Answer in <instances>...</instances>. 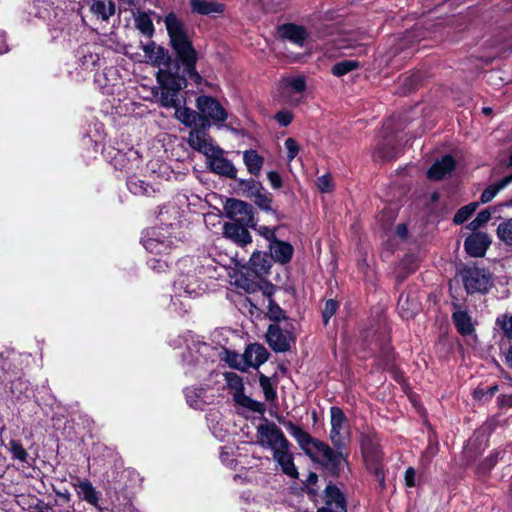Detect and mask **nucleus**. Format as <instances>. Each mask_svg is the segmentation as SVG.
Here are the masks:
<instances>
[{
	"instance_id": "1",
	"label": "nucleus",
	"mask_w": 512,
	"mask_h": 512,
	"mask_svg": "<svg viewBox=\"0 0 512 512\" xmlns=\"http://www.w3.org/2000/svg\"><path fill=\"white\" fill-rule=\"evenodd\" d=\"M165 26L172 47L185 68L183 75L172 73L166 69H160L157 72V80L161 88L160 102L164 107H174L175 117L184 125L197 128L196 125L200 122L199 112L180 107L179 99L180 90L186 87V76L199 78L195 70L197 53L188 38L183 23L174 13L166 16Z\"/></svg>"
},
{
	"instance_id": "2",
	"label": "nucleus",
	"mask_w": 512,
	"mask_h": 512,
	"mask_svg": "<svg viewBox=\"0 0 512 512\" xmlns=\"http://www.w3.org/2000/svg\"><path fill=\"white\" fill-rule=\"evenodd\" d=\"M187 141L194 150L206 157L207 167L212 172L231 179L236 178V168L231 161L224 157V150L215 144L207 132L192 129Z\"/></svg>"
},
{
	"instance_id": "3",
	"label": "nucleus",
	"mask_w": 512,
	"mask_h": 512,
	"mask_svg": "<svg viewBox=\"0 0 512 512\" xmlns=\"http://www.w3.org/2000/svg\"><path fill=\"white\" fill-rule=\"evenodd\" d=\"M286 428L304 450H308L310 445H313L317 450L319 458L325 465L335 469L343 462L340 453L335 452L322 442L314 441L306 431L292 422L287 423Z\"/></svg>"
},
{
	"instance_id": "4",
	"label": "nucleus",
	"mask_w": 512,
	"mask_h": 512,
	"mask_svg": "<svg viewBox=\"0 0 512 512\" xmlns=\"http://www.w3.org/2000/svg\"><path fill=\"white\" fill-rule=\"evenodd\" d=\"M196 107L200 115V124L197 130H206L211 124L224 122L228 114L224 107L214 98L206 95L199 96L196 100Z\"/></svg>"
},
{
	"instance_id": "5",
	"label": "nucleus",
	"mask_w": 512,
	"mask_h": 512,
	"mask_svg": "<svg viewBox=\"0 0 512 512\" xmlns=\"http://www.w3.org/2000/svg\"><path fill=\"white\" fill-rule=\"evenodd\" d=\"M257 443L270 448L273 453L281 448H288V441L283 432L274 423H263L257 427Z\"/></svg>"
},
{
	"instance_id": "6",
	"label": "nucleus",
	"mask_w": 512,
	"mask_h": 512,
	"mask_svg": "<svg viewBox=\"0 0 512 512\" xmlns=\"http://www.w3.org/2000/svg\"><path fill=\"white\" fill-rule=\"evenodd\" d=\"M227 386L233 390V397L237 404L248 408L253 412L263 414L265 407L262 403L251 399L243 393L242 378L235 372H226L224 374Z\"/></svg>"
},
{
	"instance_id": "7",
	"label": "nucleus",
	"mask_w": 512,
	"mask_h": 512,
	"mask_svg": "<svg viewBox=\"0 0 512 512\" xmlns=\"http://www.w3.org/2000/svg\"><path fill=\"white\" fill-rule=\"evenodd\" d=\"M226 215L233 223L247 225L249 227L255 226L253 208L248 203L237 200L228 199L224 206Z\"/></svg>"
},
{
	"instance_id": "8",
	"label": "nucleus",
	"mask_w": 512,
	"mask_h": 512,
	"mask_svg": "<svg viewBox=\"0 0 512 512\" xmlns=\"http://www.w3.org/2000/svg\"><path fill=\"white\" fill-rule=\"evenodd\" d=\"M462 279L469 293L486 292L491 286L490 275L485 270L477 267L464 269Z\"/></svg>"
},
{
	"instance_id": "9",
	"label": "nucleus",
	"mask_w": 512,
	"mask_h": 512,
	"mask_svg": "<svg viewBox=\"0 0 512 512\" xmlns=\"http://www.w3.org/2000/svg\"><path fill=\"white\" fill-rule=\"evenodd\" d=\"M363 458L367 468L374 473L380 484L384 482L382 471V453L377 444L366 441L362 444Z\"/></svg>"
},
{
	"instance_id": "10",
	"label": "nucleus",
	"mask_w": 512,
	"mask_h": 512,
	"mask_svg": "<svg viewBox=\"0 0 512 512\" xmlns=\"http://www.w3.org/2000/svg\"><path fill=\"white\" fill-rule=\"evenodd\" d=\"M331 414V440L336 446H343L348 439L347 420L341 409L332 407Z\"/></svg>"
},
{
	"instance_id": "11",
	"label": "nucleus",
	"mask_w": 512,
	"mask_h": 512,
	"mask_svg": "<svg viewBox=\"0 0 512 512\" xmlns=\"http://www.w3.org/2000/svg\"><path fill=\"white\" fill-rule=\"evenodd\" d=\"M142 241L145 249L155 254H167L173 245V241L157 229L147 230Z\"/></svg>"
},
{
	"instance_id": "12",
	"label": "nucleus",
	"mask_w": 512,
	"mask_h": 512,
	"mask_svg": "<svg viewBox=\"0 0 512 512\" xmlns=\"http://www.w3.org/2000/svg\"><path fill=\"white\" fill-rule=\"evenodd\" d=\"M266 338L270 347L277 352L289 350L293 342L292 335L287 330H282L277 324L269 326Z\"/></svg>"
},
{
	"instance_id": "13",
	"label": "nucleus",
	"mask_w": 512,
	"mask_h": 512,
	"mask_svg": "<svg viewBox=\"0 0 512 512\" xmlns=\"http://www.w3.org/2000/svg\"><path fill=\"white\" fill-rule=\"evenodd\" d=\"M283 93L291 103H298L306 90V77L304 75H292L282 79Z\"/></svg>"
},
{
	"instance_id": "14",
	"label": "nucleus",
	"mask_w": 512,
	"mask_h": 512,
	"mask_svg": "<svg viewBox=\"0 0 512 512\" xmlns=\"http://www.w3.org/2000/svg\"><path fill=\"white\" fill-rule=\"evenodd\" d=\"M318 512H347L345 498L336 486L326 487L325 505Z\"/></svg>"
},
{
	"instance_id": "15",
	"label": "nucleus",
	"mask_w": 512,
	"mask_h": 512,
	"mask_svg": "<svg viewBox=\"0 0 512 512\" xmlns=\"http://www.w3.org/2000/svg\"><path fill=\"white\" fill-rule=\"evenodd\" d=\"M246 227L248 226L236 223H226L223 227V234L227 239L231 240L238 246L244 247L252 242V237Z\"/></svg>"
},
{
	"instance_id": "16",
	"label": "nucleus",
	"mask_w": 512,
	"mask_h": 512,
	"mask_svg": "<svg viewBox=\"0 0 512 512\" xmlns=\"http://www.w3.org/2000/svg\"><path fill=\"white\" fill-rule=\"evenodd\" d=\"M490 243L487 234L474 233L465 240V250L473 257H481L485 254Z\"/></svg>"
},
{
	"instance_id": "17",
	"label": "nucleus",
	"mask_w": 512,
	"mask_h": 512,
	"mask_svg": "<svg viewBox=\"0 0 512 512\" xmlns=\"http://www.w3.org/2000/svg\"><path fill=\"white\" fill-rule=\"evenodd\" d=\"M269 250L272 259L280 264L288 263L294 252V248L290 243L278 239L269 244Z\"/></svg>"
},
{
	"instance_id": "18",
	"label": "nucleus",
	"mask_w": 512,
	"mask_h": 512,
	"mask_svg": "<svg viewBox=\"0 0 512 512\" xmlns=\"http://www.w3.org/2000/svg\"><path fill=\"white\" fill-rule=\"evenodd\" d=\"M269 353L267 349L260 344H251L245 350L246 364L248 367L258 368L267 361Z\"/></svg>"
},
{
	"instance_id": "19",
	"label": "nucleus",
	"mask_w": 512,
	"mask_h": 512,
	"mask_svg": "<svg viewBox=\"0 0 512 512\" xmlns=\"http://www.w3.org/2000/svg\"><path fill=\"white\" fill-rule=\"evenodd\" d=\"M191 9L194 13L208 16H216L224 12V5L209 0H190Z\"/></svg>"
},
{
	"instance_id": "20",
	"label": "nucleus",
	"mask_w": 512,
	"mask_h": 512,
	"mask_svg": "<svg viewBox=\"0 0 512 512\" xmlns=\"http://www.w3.org/2000/svg\"><path fill=\"white\" fill-rule=\"evenodd\" d=\"M278 34L281 38L288 39L291 42L302 46L308 36L306 30L295 24H285L279 27Z\"/></svg>"
},
{
	"instance_id": "21",
	"label": "nucleus",
	"mask_w": 512,
	"mask_h": 512,
	"mask_svg": "<svg viewBox=\"0 0 512 512\" xmlns=\"http://www.w3.org/2000/svg\"><path fill=\"white\" fill-rule=\"evenodd\" d=\"M455 167L454 159L446 155L441 160L435 162L432 167L428 170L427 176L433 180H440L447 174L451 173Z\"/></svg>"
},
{
	"instance_id": "22",
	"label": "nucleus",
	"mask_w": 512,
	"mask_h": 512,
	"mask_svg": "<svg viewBox=\"0 0 512 512\" xmlns=\"http://www.w3.org/2000/svg\"><path fill=\"white\" fill-rule=\"evenodd\" d=\"M274 459L281 466L282 471L292 478L298 477L297 469L293 463L292 455L288 452V448H281L273 453Z\"/></svg>"
},
{
	"instance_id": "23",
	"label": "nucleus",
	"mask_w": 512,
	"mask_h": 512,
	"mask_svg": "<svg viewBox=\"0 0 512 512\" xmlns=\"http://www.w3.org/2000/svg\"><path fill=\"white\" fill-rule=\"evenodd\" d=\"M74 487L79 497L93 506L98 505L99 494L89 481L78 479Z\"/></svg>"
},
{
	"instance_id": "24",
	"label": "nucleus",
	"mask_w": 512,
	"mask_h": 512,
	"mask_svg": "<svg viewBox=\"0 0 512 512\" xmlns=\"http://www.w3.org/2000/svg\"><path fill=\"white\" fill-rule=\"evenodd\" d=\"M453 320L459 333L462 335H470L474 328L471 317L462 310H457L453 313Z\"/></svg>"
},
{
	"instance_id": "25",
	"label": "nucleus",
	"mask_w": 512,
	"mask_h": 512,
	"mask_svg": "<svg viewBox=\"0 0 512 512\" xmlns=\"http://www.w3.org/2000/svg\"><path fill=\"white\" fill-rule=\"evenodd\" d=\"M510 183H512V173L510 175L504 177L500 181H498V182L490 185L489 187H487L482 192L481 202L482 203L490 202L498 194L499 191L504 189Z\"/></svg>"
},
{
	"instance_id": "26",
	"label": "nucleus",
	"mask_w": 512,
	"mask_h": 512,
	"mask_svg": "<svg viewBox=\"0 0 512 512\" xmlns=\"http://www.w3.org/2000/svg\"><path fill=\"white\" fill-rule=\"evenodd\" d=\"M244 163L251 174L258 175L263 165V158L254 150L245 151Z\"/></svg>"
},
{
	"instance_id": "27",
	"label": "nucleus",
	"mask_w": 512,
	"mask_h": 512,
	"mask_svg": "<svg viewBox=\"0 0 512 512\" xmlns=\"http://www.w3.org/2000/svg\"><path fill=\"white\" fill-rule=\"evenodd\" d=\"M145 57L154 64H161L165 59L164 49L156 46L152 41L142 45Z\"/></svg>"
},
{
	"instance_id": "28",
	"label": "nucleus",
	"mask_w": 512,
	"mask_h": 512,
	"mask_svg": "<svg viewBox=\"0 0 512 512\" xmlns=\"http://www.w3.org/2000/svg\"><path fill=\"white\" fill-rule=\"evenodd\" d=\"M90 9L102 20L109 19L115 12L114 5L111 2L106 3L101 0H93Z\"/></svg>"
},
{
	"instance_id": "29",
	"label": "nucleus",
	"mask_w": 512,
	"mask_h": 512,
	"mask_svg": "<svg viewBox=\"0 0 512 512\" xmlns=\"http://www.w3.org/2000/svg\"><path fill=\"white\" fill-rule=\"evenodd\" d=\"M185 395L189 405L195 409H202L203 404L207 402L202 388H188Z\"/></svg>"
},
{
	"instance_id": "30",
	"label": "nucleus",
	"mask_w": 512,
	"mask_h": 512,
	"mask_svg": "<svg viewBox=\"0 0 512 512\" xmlns=\"http://www.w3.org/2000/svg\"><path fill=\"white\" fill-rule=\"evenodd\" d=\"M250 266L257 274L265 273L269 266L266 255L260 251H255L250 257Z\"/></svg>"
},
{
	"instance_id": "31",
	"label": "nucleus",
	"mask_w": 512,
	"mask_h": 512,
	"mask_svg": "<svg viewBox=\"0 0 512 512\" xmlns=\"http://www.w3.org/2000/svg\"><path fill=\"white\" fill-rule=\"evenodd\" d=\"M128 189L135 195H151L154 192V188L143 180L138 178H130L127 183Z\"/></svg>"
},
{
	"instance_id": "32",
	"label": "nucleus",
	"mask_w": 512,
	"mask_h": 512,
	"mask_svg": "<svg viewBox=\"0 0 512 512\" xmlns=\"http://www.w3.org/2000/svg\"><path fill=\"white\" fill-rule=\"evenodd\" d=\"M135 24L144 35L152 36L154 33V26L150 16L147 13H138L135 17Z\"/></svg>"
},
{
	"instance_id": "33",
	"label": "nucleus",
	"mask_w": 512,
	"mask_h": 512,
	"mask_svg": "<svg viewBox=\"0 0 512 512\" xmlns=\"http://www.w3.org/2000/svg\"><path fill=\"white\" fill-rule=\"evenodd\" d=\"M252 195L256 205H258L260 208L264 210L271 209L272 200L270 194L266 192L261 186H255L254 190L252 191Z\"/></svg>"
},
{
	"instance_id": "34",
	"label": "nucleus",
	"mask_w": 512,
	"mask_h": 512,
	"mask_svg": "<svg viewBox=\"0 0 512 512\" xmlns=\"http://www.w3.org/2000/svg\"><path fill=\"white\" fill-rule=\"evenodd\" d=\"M359 67V62L356 60H343L336 63L332 67V74L341 77Z\"/></svg>"
},
{
	"instance_id": "35",
	"label": "nucleus",
	"mask_w": 512,
	"mask_h": 512,
	"mask_svg": "<svg viewBox=\"0 0 512 512\" xmlns=\"http://www.w3.org/2000/svg\"><path fill=\"white\" fill-rule=\"evenodd\" d=\"M497 236L501 241L512 246V218L506 219L498 225Z\"/></svg>"
},
{
	"instance_id": "36",
	"label": "nucleus",
	"mask_w": 512,
	"mask_h": 512,
	"mask_svg": "<svg viewBox=\"0 0 512 512\" xmlns=\"http://www.w3.org/2000/svg\"><path fill=\"white\" fill-rule=\"evenodd\" d=\"M224 360L229 366L245 371L247 369L245 353L243 355L231 351H225Z\"/></svg>"
},
{
	"instance_id": "37",
	"label": "nucleus",
	"mask_w": 512,
	"mask_h": 512,
	"mask_svg": "<svg viewBox=\"0 0 512 512\" xmlns=\"http://www.w3.org/2000/svg\"><path fill=\"white\" fill-rule=\"evenodd\" d=\"M478 203L472 202L462 208H460L454 216V223H464L477 209Z\"/></svg>"
},
{
	"instance_id": "38",
	"label": "nucleus",
	"mask_w": 512,
	"mask_h": 512,
	"mask_svg": "<svg viewBox=\"0 0 512 512\" xmlns=\"http://www.w3.org/2000/svg\"><path fill=\"white\" fill-rule=\"evenodd\" d=\"M9 449L14 459H17L21 462H26L28 453L18 441L11 440L9 442Z\"/></svg>"
},
{
	"instance_id": "39",
	"label": "nucleus",
	"mask_w": 512,
	"mask_h": 512,
	"mask_svg": "<svg viewBox=\"0 0 512 512\" xmlns=\"http://www.w3.org/2000/svg\"><path fill=\"white\" fill-rule=\"evenodd\" d=\"M492 211L485 209L478 213L477 217L470 222L469 228L471 230H477L486 224L491 218Z\"/></svg>"
},
{
	"instance_id": "40",
	"label": "nucleus",
	"mask_w": 512,
	"mask_h": 512,
	"mask_svg": "<svg viewBox=\"0 0 512 512\" xmlns=\"http://www.w3.org/2000/svg\"><path fill=\"white\" fill-rule=\"evenodd\" d=\"M260 386L263 390L266 400L271 401L276 397V392L273 389L270 379L268 377L261 375Z\"/></svg>"
},
{
	"instance_id": "41",
	"label": "nucleus",
	"mask_w": 512,
	"mask_h": 512,
	"mask_svg": "<svg viewBox=\"0 0 512 512\" xmlns=\"http://www.w3.org/2000/svg\"><path fill=\"white\" fill-rule=\"evenodd\" d=\"M496 324L503 330L506 336L512 338V315H502L498 317Z\"/></svg>"
},
{
	"instance_id": "42",
	"label": "nucleus",
	"mask_w": 512,
	"mask_h": 512,
	"mask_svg": "<svg viewBox=\"0 0 512 512\" xmlns=\"http://www.w3.org/2000/svg\"><path fill=\"white\" fill-rule=\"evenodd\" d=\"M256 232L261 235L264 239H266L269 244H271V242H273L274 240H276V235H275V229H272V228H269L265 225H260V226H254L253 227Z\"/></svg>"
},
{
	"instance_id": "43",
	"label": "nucleus",
	"mask_w": 512,
	"mask_h": 512,
	"mask_svg": "<svg viewBox=\"0 0 512 512\" xmlns=\"http://www.w3.org/2000/svg\"><path fill=\"white\" fill-rule=\"evenodd\" d=\"M317 187L323 193H328L333 190V183L330 175H323L317 179Z\"/></svg>"
},
{
	"instance_id": "44",
	"label": "nucleus",
	"mask_w": 512,
	"mask_h": 512,
	"mask_svg": "<svg viewBox=\"0 0 512 512\" xmlns=\"http://www.w3.org/2000/svg\"><path fill=\"white\" fill-rule=\"evenodd\" d=\"M338 308V304L336 301L330 299L325 303V307L323 310V319L324 323L327 324L329 319L335 314Z\"/></svg>"
},
{
	"instance_id": "45",
	"label": "nucleus",
	"mask_w": 512,
	"mask_h": 512,
	"mask_svg": "<svg viewBox=\"0 0 512 512\" xmlns=\"http://www.w3.org/2000/svg\"><path fill=\"white\" fill-rule=\"evenodd\" d=\"M285 148L287 150L288 161H292L299 152V146L293 138H288L285 141Z\"/></svg>"
},
{
	"instance_id": "46",
	"label": "nucleus",
	"mask_w": 512,
	"mask_h": 512,
	"mask_svg": "<svg viewBox=\"0 0 512 512\" xmlns=\"http://www.w3.org/2000/svg\"><path fill=\"white\" fill-rule=\"evenodd\" d=\"M269 306H268V316L272 320H280L283 317L282 309L276 305L270 298H268Z\"/></svg>"
},
{
	"instance_id": "47",
	"label": "nucleus",
	"mask_w": 512,
	"mask_h": 512,
	"mask_svg": "<svg viewBox=\"0 0 512 512\" xmlns=\"http://www.w3.org/2000/svg\"><path fill=\"white\" fill-rule=\"evenodd\" d=\"M275 119L281 126H287L292 122L293 115L288 110H282L275 115Z\"/></svg>"
},
{
	"instance_id": "48",
	"label": "nucleus",
	"mask_w": 512,
	"mask_h": 512,
	"mask_svg": "<svg viewBox=\"0 0 512 512\" xmlns=\"http://www.w3.org/2000/svg\"><path fill=\"white\" fill-rule=\"evenodd\" d=\"M148 265L155 271H157L158 273L160 272H164L165 269L167 268L168 264H167V261L166 260H162V259H157V258H151L149 261H148Z\"/></svg>"
},
{
	"instance_id": "49",
	"label": "nucleus",
	"mask_w": 512,
	"mask_h": 512,
	"mask_svg": "<svg viewBox=\"0 0 512 512\" xmlns=\"http://www.w3.org/2000/svg\"><path fill=\"white\" fill-rule=\"evenodd\" d=\"M267 176H268V180L270 181L273 188L278 189L281 187L282 179H281V176L277 172L270 171Z\"/></svg>"
},
{
	"instance_id": "50",
	"label": "nucleus",
	"mask_w": 512,
	"mask_h": 512,
	"mask_svg": "<svg viewBox=\"0 0 512 512\" xmlns=\"http://www.w3.org/2000/svg\"><path fill=\"white\" fill-rule=\"evenodd\" d=\"M415 476H416V472H415L414 468L409 467L405 471V484H406V486H408V487H414L415 486Z\"/></svg>"
},
{
	"instance_id": "51",
	"label": "nucleus",
	"mask_w": 512,
	"mask_h": 512,
	"mask_svg": "<svg viewBox=\"0 0 512 512\" xmlns=\"http://www.w3.org/2000/svg\"><path fill=\"white\" fill-rule=\"evenodd\" d=\"M183 288H184V292H185L186 294L190 295V296H193V295H195V296H196V295H198V294H199V291H198V290H200V288H199V287H194V286H192V285H190V284H189V285H186V286H185V287H183Z\"/></svg>"
},
{
	"instance_id": "52",
	"label": "nucleus",
	"mask_w": 512,
	"mask_h": 512,
	"mask_svg": "<svg viewBox=\"0 0 512 512\" xmlns=\"http://www.w3.org/2000/svg\"><path fill=\"white\" fill-rule=\"evenodd\" d=\"M8 51V46L6 44L5 35L0 33V54H3Z\"/></svg>"
},
{
	"instance_id": "53",
	"label": "nucleus",
	"mask_w": 512,
	"mask_h": 512,
	"mask_svg": "<svg viewBox=\"0 0 512 512\" xmlns=\"http://www.w3.org/2000/svg\"><path fill=\"white\" fill-rule=\"evenodd\" d=\"M396 234L400 238H405L406 235H407V228H406V226L403 225V224L398 225L397 228H396Z\"/></svg>"
},
{
	"instance_id": "54",
	"label": "nucleus",
	"mask_w": 512,
	"mask_h": 512,
	"mask_svg": "<svg viewBox=\"0 0 512 512\" xmlns=\"http://www.w3.org/2000/svg\"><path fill=\"white\" fill-rule=\"evenodd\" d=\"M220 458L222 460V462L224 464H226L227 466H232L233 464V460H230L229 457H228V452L226 451H222L221 452V455H220Z\"/></svg>"
},
{
	"instance_id": "55",
	"label": "nucleus",
	"mask_w": 512,
	"mask_h": 512,
	"mask_svg": "<svg viewBox=\"0 0 512 512\" xmlns=\"http://www.w3.org/2000/svg\"><path fill=\"white\" fill-rule=\"evenodd\" d=\"M503 165H505L506 167H512V154L510 155L507 163L501 164L498 168H496L495 173H501Z\"/></svg>"
},
{
	"instance_id": "56",
	"label": "nucleus",
	"mask_w": 512,
	"mask_h": 512,
	"mask_svg": "<svg viewBox=\"0 0 512 512\" xmlns=\"http://www.w3.org/2000/svg\"><path fill=\"white\" fill-rule=\"evenodd\" d=\"M352 44L351 43H348L346 40L345 41H342V42H339L337 43V48L338 49H345V48H348V47H351Z\"/></svg>"
},
{
	"instance_id": "57",
	"label": "nucleus",
	"mask_w": 512,
	"mask_h": 512,
	"mask_svg": "<svg viewBox=\"0 0 512 512\" xmlns=\"http://www.w3.org/2000/svg\"><path fill=\"white\" fill-rule=\"evenodd\" d=\"M317 475L315 473H310L308 477V484H315L317 482Z\"/></svg>"
},
{
	"instance_id": "58",
	"label": "nucleus",
	"mask_w": 512,
	"mask_h": 512,
	"mask_svg": "<svg viewBox=\"0 0 512 512\" xmlns=\"http://www.w3.org/2000/svg\"><path fill=\"white\" fill-rule=\"evenodd\" d=\"M507 361L508 363L510 364V366L512 367V346L510 347L508 353H507Z\"/></svg>"
},
{
	"instance_id": "59",
	"label": "nucleus",
	"mask_w": 512,
	"mask_h": 512,
	"mask_svg": "<svg viewBox=\"0 0 512 512\" xmlns=\"http://www.w3.org/2000/svg\"><path fill=\"white\" fill-rule=\"evenodd\" d=\"M504 403L510 407H512V395L506 396L504 398Z\"/></svg>"
},
{
	"instance_id": "60",
	"label": "nucleus",
	"mask_w": 512,
	"mask_h": 512,
	"mask_svg": "<svg viewBox=\"0 0 512 512\" xmlns=\"http://www.w3.org/2000/svg\"><path fill=\"white\" fill-rule=\"evenodd\" d=\"M403 306H404V301H403V297L401 296L400 300H399V308L402 310Z\"/></svg>"
},
{
	"instance_id": "61",
	"label": "nucleus",
	"mask_w": 512,
	"mask_h": 512,
	"mask_svg": "<svg viewBox=\"0 0 512 512\" xmlns=\"http://www.w3.org/2000/svg\"><path fill=\"white\" fill-rule=\"evenodd\" d=\"M483 112H484L485 114H490V113H491V108H488V107L483 108Z\"/></svg>"
}]
</instances>
